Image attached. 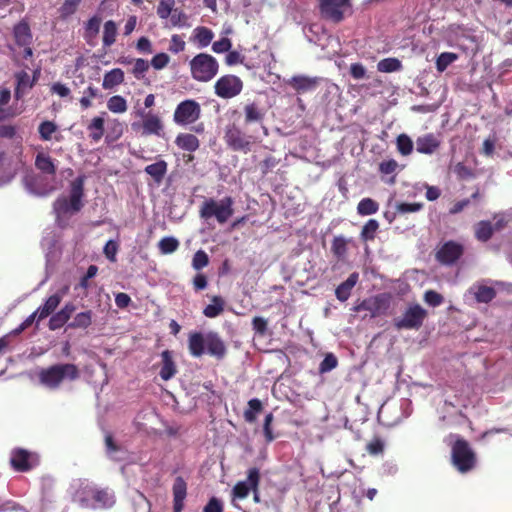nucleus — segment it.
Wrapping results in <instances>:
<instances>
[{
	"label": "nucleus",
	"instance_id": "obj_1",
	"mask_svg": "<svg viewBox=\"0 0 512 512\" xmlns=\"http://www.w3.org/2000/svg\"><path fill=\"white\" fill-rule=\"evenodd\" d=\"M84 176H78L70 183L69 196L61 195L53 202L52 208L55 215V224L60 229L69 226L72 215L81 211L84 206Z\"/></svg>",
	"mask_w": 512,
	"mask_h": 512
},
{
	"label": "nucleus",
	"instance_id": "obj_2",
	"mask_svg": "<svg viewBox=\"0 0 512 512\" xmlns=\"http://www.w3.org/2000/svg\"><path fill=\"white\" fill-rule=\"evenodd\" d=\"M80 377L79 368L72 363H58L38 372V380L41 385L56 390L60 388L64 381H75Z\"/></svg>",
	"mask_w": 512,
	"mask_h": 512
},
{
	"label": "nucleus",
	"instance_id": "obj_3",
	"mask_svg": "<svg viewBox=\"0 0 512 512\" xmlns=\"http://www.w3.org/2000/svg\"><path fill=\"white\" fill-rule=\"evenodd\" d=\"M13 38L14 44L9 47L12 53V60L28 68V65L21 62L22 60H28L33 57V35L26 21H20L14 26Z\"/></svg>",
	"mask_w": 512,
	"mask_h": 512
},
{
	"label": "nucleus",
	"instance_id": "obj_4",
	"mask_svg": "<svg viewBox=\"0 0 512 512\" xmlns=\"http://www.w3.org/2000/svg\"><path fill=\"white\" fill-rule=\"evenodd\" d=\"M451 463L461 474L469 473L476 468L477 455L467 440L458 438L452 444Z\"/></svg>",
	"mask_w": 512,
	"mask_h": 512
},
{
	"label": "nucleus",
	"instance_id": "obj_5",
	"mask_svg": "<svg viewBox=\"0 0 512 512\" xmlns=\"http://www.w3.org/2000/svg\"><path fill=\"white\" fill-rule=\"evenodd\" d=\"M190 73L198 82L211 81L219 71V63L215 57L207 53H199L189 61Z\"/></svg>",
	"mask_w": 512,
	"mask_h": 512
},
{
	"label": "nucleus",
	"instance_id": "obj_6",
	"mask_svg": "<svg viewBox=\"0 0 512 512\" xmlns=\"http://www.w3.org/2000/svg\"><path fill=\"white\" fill-rule=\"evenodd\" d=\"M233 204L234 200L230 196L224 197L220 201L213 198L207 199L200 207V217L203 219L215 217L218 223L224 224L234 213Z\"/></svg>",
	"mask_w": 512,
	"mask_h": 512
},
{
	"label": "nucleus",
	"instance_id": "obj_7",
	"mask_svg": "<svg viewBox=\"0 0 512 512\" xmlns=\"http://www.w3.org/2000/svg\"><path fill=\"white\" fill-rule=\"evenodd\" d=\"M223 138L231 150L245 154L250 152L252 146L257 142L255 136L246 134L235 123L226 126Z\"/></svg>",
	"mask_w": 512,
	"mask_h": 512
},
{
	"label": "nucleus",
	"instance_id": "obj_8",
	"mask_svg": "<svg viewBox=\"0 0 512 512\" xmlns=\"http://www.w3.org/2000/svg\"><path fill=\"white\" fill-rule=\"evenodd\" d=\"M428 312L420 304L410 305L401 317L393 320L397 330H418L422 327Z\"/></svg>",
	"mask_w": 512,
	"mask_h": 512
},
{
	"label": "nucleus",
	"instance_id": "obj_9",
	"mask_svg": "<svg viewBox=\"0 0 512 512\" xmlns=\"http://www.w3.org/2000/svg\"><path fill=\"white\" fill-rule=\"evenodd\" d=\"M81 503L93 509H108L115 504L114 493L108 488H89L85 491Z\"/></svg>",
	"mask_w": 512,
	"mask_h": 512
},
{
	"label": "nucleus",
	"instance_id": "obj_10",
	"mask_svg": "<svg viewBox=\"0 0 512 512\" xmlns=\"http://www.w3.org/2000/svg\"><path fill=\"white\" fill-rule=\"evenodd\" d=\"M200 117V104L194 99H186L176 106L173 121L179 126H186L195 123Z\"/></svg>",
	"mask_w": 512,
	"mask_h": 512
},
{
	"label": "nucleus",
	"instance_id": "obj_11",
	"mask_svg": "<svg viewBox=\"0 0 512 512\" xmlns=\"http://www.w3.org/2000/svg\"><path fill=\"white\" fill-rule=\"evenodd\" d=\"M390 295L383 293L367 299L354 306L355 312L368 311L371 318L385 315L390 307Z\"/></svg>",
	"mask_w": 512,
	"mask_h": 512
},
{
	"label": "nucleus",
	"instance_id": "obj_12",
	"mask_svg": "<svg viewBox=\"0 0 512 512\" xmlns=\"http://www.w3.org/2000/svg\"><path fill=\"white\" fill-rule=\"evenodd\" d=\"M243 89L242 80L232 74L221 76L214 85L215 94L223 99L236 97Z\"/></svg>",
	"mask_w": 512,
	"mask_h": 512
},
{
	"label": "nucleus",
	"instance_id": "obj_13",
	"mask_svg": "<svg viewBox=\"0 0 512 512\" xmlns=\"http://www.w3.org/2000/svg\"><path fill=\"white\" fill-rule=\"evenodd\" d=\"M351 8L350 0H319L322 16L334 23L344 19L345 12Z\"/></svg>",
	"mask_w": 512,
	"mask_h": 512
},
{
	"label": "nucleus",
	"instance_id": "obj_14",
	"mask_svg": "<svg viewBox=\"0 0 512 512\" xmlns=\"http://www.w3.org/2000/svg\"><path fill=\"white\" fill-rule=\"evenodd\" d=\"M464 246L456 241L449 240L442 244L436 251V260L446 266L455 264L463 255Z\"/></svg>",
	"mask_w": 512,
	"mask_h": 512
},
{
	"label": "nucleus",
	"instance_id": "obj_15",
	"mask_svg": "<svg viewBox=\"0 0 512 512\" xmlns=\"http://www.w3.org/2000/svg\"><path fill=\"white\" fill-rule=\"evenodd\" d=\"M260 483V470L257 467L249 468L247 471V479L239 481L233 487L232 493L235 498L245 499L250 491L257 494Z\"/></svg>",
	"mask_w": 512,
	"mask_h": 512
},
{
	"label": "nucleus",
	"instance_id": "obj_16",
	"mask_svg": "<svg viewBox=\"0 0 512 512\" xmlns=\"http://www.w3.org/2000/svg\"><path fill=\"white\" fill-rule=\"evenodd\" d=\"M10 464L17 472H27L37 464V459L29 451L17 448L11 453Z\"/></svg>",
	"mask_w": 512,
	"mask_h": 512
},
{
	"label": "nucleus",
	"instance_id": "obj_17",
	"mask_svg": "<svg viewBox=\"0 0 512 512\" xmlns=\"http://www.w3.org/2000/svg\"><path fill=\"white\" fill-rule=\"evenodd\" d=\"M441 143L440 134L426 133L416 139V151L421 154L432 155L438 151Z\"/></svg>",
	"mask_w": 512,
	"mask_h": 512
},
{
	"label": "nucleus",
	"instance_id": "obj_18",
	"mask_svg": "<svg viewBox=\"0 0 512 512\" xmlns=\"http://www.w3.org/2000/svg\"><path fill=\"white\" fill-rule=\"evenodd\" d=\"M320 82L318 77H310L305 75L293 76L288 85L293 88L298 94H304L316 90Z\"/></svg>",
	"mask_w": 512,
	"mask_h": 512
},
{
	"label": "nucleus",
	"instance_id": "obj_19",
	"mask_svg": "<svg viewBox=\"0 0 512 512\" xmlns=\"http://www.w3.org/2000/svg\"><path fill=\"white\" fill-rule=\"evenodd\" d=\"M205 349L209 355L219 360L223 359L227 352L224 341L216 332H209L206 334Z\"/></svg>",
	"mask_w": 512,
	"mask_h": 512
},
{
	"label": "nucleus",
	"instance_id": "obj_20",
	"mask_svg": "<svg viewBox=\"0 0 512 512\" xmlns=\"http://www.w3.org/2000/svg\"><path fill=\"white\" fill-rule=\"evenodd\" d=\"M76 307L73 303H66L61 310L53 314L49 320V329L54 331L62 328L72 317Z\"/></svg>",
	"mask_w": 512,
	"mask_h": 512
},
{
	"label": "nucleus",
	"instance_id": "obj_21",
	"mask_svg": "<svg viewBox=\"0 0 512 512\" xmlns=\"http://www.w3.org/2000/svg\"><path fill=\"white\" fill-rule=\"evenodd\" d=\"M173 512H182L184 508V500L187 495V484L185 480L178 476L175 478L173 487Z\"/></svg>",
	"mask_w": 512,
	"mask_h": 512
},
{
	"label": "nucleus",
	"instance_id": "obj_22",
	"mask_svg": "<svg viewBox=\"0 0 512 512\" xmlns=\"http://www.w3.org/2000/svg\"><path fill=\"white\" fill-rule=\"evenodd\" d=\"M143 135L161 136L163 131V123L161 118L154 113L148 112L143 115Z\"/></svg>",
	"mask_w": 512,
	"mask_h": 512
},
{
	"label": "nucleus",
	"instance_id": "obj_23",
	"mask_svg": "<svg viewBox=\"0 0 512 512\" xmlns=\"http://www.w3.org/2000/svg\"><path fill=\"white\" fill-rule=\"evenodd\" d=\"M15 79L16 87L14 90V96L17 100H20L35 86V84L34 80H31V76L25 70L15 73Z\"/></svg>",
	"mask_w": 512,
	"mask_h": 512
},
{
	"label": "nucleus",
	"instance_id": "obj_24",
	"mask_svg": "<svg viewBox=\"0 0 512 512\" xmlns=\"http://www.w3.org/2000/svg\"><path fill=\"white\" fill-rule=\"evenodd\" d=\"M359 281V273L353 272L348 278L339 284L335 289V296L340 302H345L351 296L353 288Z\"/></svg>",
	"mask_w": 512,
	"mask_h": 512
},
{
	"label": "nucleus",
	"instance_id": "obj_25",
	"mask_svg": "<svg viewBox=\"0 0 512 512\" xmlns=\"http://www.w3.org/2000/svg\"><path fill=\"white\" fill-rule=\"evenodd\" d=\"M206 335L194 332L189 335L188 348L193 357H201L205 353Z\"/></svg>",
	"mask_w": 512,
	"mask_h": 512
},
{
	"label": "nucleus",
	"instance_id": "obj_26",
	"mask_svg": "<svg viewBox=\"0 0 512 512\" xmlns=\"http://www.w3.org/2000/svg\"><path fill=\"white\" fill-rule=\"evenodd\" d=\"M214 33L211 29L205 26H198L193 30L190 40L197 44L198 48L207 47L213 40Z\"/></svg>",
	"mask_w": 512,
	"mask_h": 512
},
{
	"label": "nucleus",
	"instance_id": "obj_27",
	"mask_svg": "<svg viewBox=\"0 0 512 512\" xmlns=\"http://www.w3.org/2000/svg\"><path fill=\"white\" fill-rule=\"evenodd\" d=\"M35 167L42 173L55 176L57 168L54 160L46 153L39 152L35 157Z\"/></svg>",
	"mask_w": 512,
	"mask_h": 512
},
{
	"label": "nucleus",
	"instance_id": "obj_28",
	"mask_svg": "<svg viewBox=\"0 0 512 512\" xmlns=\"http://www.w3.org/2000/svg\"><path fill=\"white\" fill-rule=\"evenodd\" d=\"M162 366L159 372L161 379L164 381L170 380L177 372L176 365L173 361L171 352L165 350L161 353Z\"/></svg>",
	"mask_w": 512,
	"mask_h": 512
},
{
	"label": "nucleus",
	"instance_id": "obj_29",
	"mask_svg": "<svg viewBox=\"0 0 512 512\" xmlns=\"http://www.w3.org/2000/svg\"><path fill=\"white\" fill-rule=\"evenodd\" d=\"M175 144L184 151L195 152L200 146V141L193 134L180 133L175 139Z\"/></svg>",
	"mask_w": 512,
	"mask_h": 512
},
{
	"label": "nucleus",
	"instance_id": "obj_30",
	"mask_svg": "<svg viewBox=\"0 0 512 512\" xmlns=\"http://www.w3.org/2000/svg\"><path fill=\"white\" fill-rule=\"evenodd\" d=\"M476 301L478 303H489L496 297V290L493 287L486 285H474L471 288Z\"/></svg>",
	"mask_w": 512,
	"mask_h": 512
},
{
	"label": "nucleus",
	"instance_id": "obj_31",
	"mask_svg": "<svg viewBox=\"0 0 512 512\" xmlns=\"http://www.w3.org/2000/svg\"><path fill=\"white\" fill-rule=\"evenodd\" d=\"M62 300V295L55 293L51 296H49L44 305L39 307L37 309V312L39 313L38 321H41L48 317L50 314H52L56 308L59 306L60 302Z\"/></svg>",
	"mask_w": 512,
	"mask_h": 512
},
{
	"label": "nucleus",
	"instance_id": "obj_32",
	"mask_svg": "<svg viewBox=\"0 0 512 512\" xmlns=\"http://www.w3.org/2000/svg\"><path fill=\"white\" fill-rule=\"evenodd\" d=\"M349 242L350 240L346 239L342 235L335 236L333 238L331 243V252L337 260L343 261L346 258Z\"/></svg>",
	"mask_w": 512,
	"mask_h": 512
},
{
	"label": "nucleus",
	"instance_id": "obj_33",
	"mask_svg": "<svg viewBox=\"0 0 512 512\" xmlns=\"http://www.w3.org/2000/svg\"><path fill=\"white\" fill-rule=\"evenodd\" d=\"M124 81V72L120 68H114L105 73L102 86L104 89H112Z\"/></svg>",
	"mask_w": 512,
	"mask_h": 512
},
{
	"label": "nucleus",
	"instance_id": "obj_34",
	"mask_svg": "<svg viewBox=\"0 0 512 512\" xmlns=\"http://www.w3.org/2000/svg\"><path fill=\"white\" fill-rule=\"evenodd\" d=\"M93 312L87 310L77 313L72 321L68 323V328L71 329H87L92 324Z\"/></svg>",
	"mask_w": 512,
	"mask_h": 512
},
{
	"label": "nucleus",
	"instance_id": "obj_35",
	"mask_svg": "<svg viewBox=\"0 0 512 512\" xmlns=\"http://www.w3.org/2000/svg\"><path fill=\"white\" fill-rule=\"evenodd\" d=\"M167 168V162L164 160H159L156 163L146 166L145 172L150 175L156 183H160L167 173Z\"/></svg>",
	"mask_w": 512,
	"mask_h": 512
},
{
	"label": "nucleus",
	"instance_id": "obj_36",
	"mask_svg": "<svg viewBox=\"0 0 512 512\" xmlns=\"http://www.w3.org/2000/svg\"><path fill=\"white\" fill-rule=\"evenodd\" d=\"M245 123L262 122L265 112L256 103H250L244 107Z\"/></svg>",
	"mask_w": 512,
	"mask_h": 512
},
{
	"label": "nucleus",
	"instance_id": "obj_37",
	"mask_svg": "<svg viewBox=\"0 0 512 512\" xmlns=\"http://www.w3.org/2000/svg\"><path fill=\"white\" fill-rule=\"evenodd\" d=\"M90 132L89 137L94 142H99L104 135V119L102 117H94L87 126Z\"/></svg>",
	"mask_w": 512,
	"mask_h": 512
},
{
	"label": "nucleus",
	"instance_id": "obj_38",
	"mask_svg": "<svg viewBox=\"0 0 512 512\" xmlns=\"http://www.w3.org/2000/svg\"><path fill=\"white\" fill-rule=\"evenodd\" d=\"M262 410H263L262 402L257 398H253L248 401V406L244 410L243 417L246 422L254 423L257 419V414L262 412Z\"/></svg>",
	"mask_w": 512,
	"mask_h": 512
},
{
	"label": "nucleus",
	"instance_id": "obj_39",
	"mask_svg": "<svg viewBox=\"0 0 512 512\" xmlns=\"http://www.w3.org/2000/svg\"><path fill=\"white\" fill-rule=\"evenodd\" d=\"M102 19L99 15H94L88 19L84 25V38L86 40H92L96 38L99 33Z\"/></svg>",
	"mask_w": 512,
	"mask_h": 512
},
{
	"label": "nucleus",
	"instance_id": "obj_40",
	"mask_svg": "<svg viewBox=\"0 0 512 512\" xmlns=\"http://www.w3.org/2000/svg\"><path fill=\"white\" fill-rule=\"evenodd\" d=\"M117 31V24L113 20H108L104 23L102 38L104 47H110L115 43Z\"/></svg>",
	"mask_w": 512,
	"mask_h": 512
},
{
	"label": "nucleus",
	"instance_id": "obj_41",
	"mask_svg": "<svg viewBox=\"0 0 512 512\" xmlns=\"http://www.w3.org/2000/svg\"><path fill=\"white\" fill-rule=\"evenodd\" d=\"M494 228L489 221H480L475 225V237L481 242H487L493 235Z\"/></svg>",
	"mask_w": 512,
	"mask_h": 512
},
{
	"label": "nucleus",
	"instance_id": "obj_42",
	"mask_svg": "<svg viewBox=\"0 0 512 512\" xmlns=\"http://www.w3.org/2000/svg\"><path fill=\"white\" fill-rule=\"evenodd\" d=\"M224 311V300L220 296H214L212 298V304L207 305L203 314L208 318H215Z\"/></svg>",
	"mask_w": 512,
	"mask_h": 512
},
{
	"label": "nucleus",
	"instance_id": "obj_43",
	"mask_svg": "<svg viewBox=\"0 0 512 512\" xmlns=\"http://www.w3.org/2000/svg\"><path fill=\"white\" fill-rule=\"evenodd\" d=\"M379 204L372 198H363L357 205L359 215L368 216L377 213Z\"/></svg>",
	"mask_w": 512,
	"mask_h": 512
},
{
	"label": "nucleus",
	"instance_id": "obj_44",
	"mask_svg": "<svg viewBox=\"0 0 512 512\" xmlns=\"http://www.w3.org/2000/svg\"><path fill=\"white\" fill-rule=\"evenodd\" d=\"M57 130V124L50 120H45L41 122L38 126V133L40 139L43 141H50L52 139V135L56 133Z\"/></svg>",
	"mask_w": 512,
	"mask_h": 512
},
{
	"label": "nucleus",
	"instance_id": "obj_45",
	"mask_svg": "<svg viewBox=\"0 0 512 512\" xmlns=\"http://www.w3.org/2000/svg\"><path fill=\"white\" fill-rule=\"evenodd\" d=\"M82 0H64L58 9L61 19H67L75 14L81 4Z\"/></svg>",
	"mask_w": 512,
	"mask_h": 512
},
{
	"label": "nucleus",
	"instance_id": "obj_46",
	"mask_svg": "<svg viewBox=\"0 0 512 512\" xmlns=\"http://www.w3.org/2000/svg\"><path fill=\"white\" fill-rule=\"evenodd\" d=\"M396 146L398 152L402 156H408L413 151V141L407 134H400L396 138Z\"/></svg>",
	"mask_w": 512,
	"mask_h": 512
},
{
	"label": "nucleus",
	"instance_id": "obj_47",
	"mask_svg": "<svg viewBox=\"0 0 512 512\" xmlns=\"http://www.w3.org/2000/svg\"><path fill=\"white\" fill-rule=\"evenodd\" d=\"M379 229V223L375 219H369L363 226L360 238L363 241L374 240L377 230Z\"/></svg>",
	"mask_w": 512,
	"mask_h": 512
},
{
	"label": "nucleus",
	"instance_id": "obj_48",
	"mask_svg": "<svg viewBox=\"0 0 512 512\" xmlns=\"http://www.w3.org/2000/svg\"><path fill=\"white\" fill-rule=\"evenodd\" d=\"M107 108L113 113H124L127 111V102L124 97L115 95L107 101Z\"/></svg>",
	"mask_w": 512,
	"mask_h": 512
},
{
	"label": "nucleus",
	"instance_id": "obj_49",
	"mask_svg": "<svg viewBox=\"0 0 512 512\" xmlns=\"http://www.w3.org/2000/svg\"><path fill=\"white\" fill-rule=\"evenodd\" d=\"M458 59V55L452 52H443L436 59V69L444 72L449 65Z\"/></svg>",
	"mask_w": 512,
	"mask_h": 512
},
{
	"label": "nucleus",
	"instance_id": "obj_50",
	"mask_svg": "<svg viewBox=\"0 0 512 512\" xmlns=\"http://www.w3.org/2000/svg\"><path fill=\"white\" fill-rule=\"evenodd\" d=\"M179 247V241L175 237H164L158 242V248L162 254H171Z\"/></svg>",
	"mask_w": 512,
	"mask_h": 512
},
{
	"label": "nucleus",
	"instance_id": "obj_51",
	"mask_svg": "<svg viewBox=\"0 0 512 512\" xmlns=\"http://www.w3.org/2000/svg\"><path fill=\"white\" fill-rule=\"evenodd\" d=\"M402 67L397 58H386L379 61L377 68L380 72L391 73L400 70Z\"/></svg>",
	"mask_w": 512,
	"mask_h": 512
},
{
	"label": "nucleus",
	"instance_id": "obj_52",
	"mask_svg": "<svg viewBox=\"0 0 512 512\" xmlns=\"http://www.w3.org/2000/svg\"><path fill=\"white\" fill-rule=\"evenodd\" d=\"M175 6V0H160L156 13L160 19H168Z\"/></svg>",
	"mask_w": 512,
	"mask_h": 512
},
{
	"label": "nucleus",
	"instance_id": "obj_53",
	"mask_svg": "<svg viewBox=\"0 0 512 512\" xmlns=\"http://www.w3.org/2000/svg\"><path fill=\"white\" fill-rule=\"evenodd\" d=\"M385 443L380 437H374L366 445V451L373 456L382 454L384 452Z\"/></svg>",
	"mask_w": 512,
	"mask_h": 512
},
{
	"label": "nucleus",
	"instance_id": "obj_54",
	"mask_svg": "<svg viewBox=\"0 0 512 512\" xmlns=\"http://www.w3.org/2000/svg\"><path fill=\"white\" fill-rule=\"evenodd\" d=\"M338 365V360L336 356L332 353H328L325 355L324 359L321 361L319 365V372L321 374L327 373Z\"/></svg>",
	"mask_w": 512,
	"mask_h": 512
},
{
	"label": "nucleus",
	"instance_id": "obj_55",
	"mask_svg": "<svg viewBox=\"0 0 512 512\" xmlns=\"http://www.w3.org/2000/svg\"><path fill=\"white\" fill-rule=\"evenodd\" d=\"M209 264V257L203 250H198L192 259V266L195 270H201Z\"/></svg>",
	"mask_w": 512,
	"mask_h": 512
},
{
	"label": "nucleus",
	"instance_id": "obj_56",
	"mask_svg": "<svg viewBox=\"0 0 512 512\" xmlns=\"http://www.w3.org/2000/svg\"><path fill=\"white\" fill-rule=\"evenodd\" d=\"M424 300L428 305L437 307L444 302V297L434 290H427L424 294Z\"/></svg>",
	"mask_w": 512,
	"mask_h": 512
},
{
	"label": "nucleus",
	"instance_id": "obj_57",
	"mask_svg": "<svg viewBox=\"0 0 512 512\" xmlns=\"http://www.w3.org/2000/svg\"><path fill=\"white\" fill-rule=\"evenodd\" d=\"M148 69H149L148 61L144 60L142 58H138L135 60L134 67L132 69V73L137 79H141L142 77H144V74L148 71Z\"/></svg>",
	"mask_w": 512,
	"mask_h": 512
},
{
	"label": "nucleus",
	"instance_id": "obj_58",
	"mask_svg": "<svg viewBox=\"0 0 512 512\" xmlns=\"http://www.w3.org/2000/svg\"><path fill=\"white\" fill-rule=\"evenodd\" d=\"M231 47L232 41L227 37H223L220 40L213 42L212 44V50L217 54L228 52Z\"/></svg>",
	"mask_w": 512,
	"mask_h": 512
},
{
	"label": "nucleus",
	"instance_id": "obj_59",
	"mask_svg": "<svg viewBox=\"0 0 512 512\" xmlns=\"http://www.w3.org/2000/svg\"><path fill=\"white\" fill-rule=\"evenodd\" d=\"M185 41L181 38V36L174 34L171 37L170 45H169V51L178 54L185 49Z\"/></svg>",
	"mask_w": 512,
	"mask_h": 512
},
{
	"label": "nucleus",
	"instance_id": "obj_60",
	"mask_svg": "<svg viewBox=\"0 0 512 512\" xmlns=\"http://www.w3.org/2000/svg\"><path fill=\"white\" fill-rule=\"evenodd\" d=\"M252 327L257 334L264 336L268 329V322L265 318L256 316L252 320Z\"/></svg>",
	"mask_w": 512,
	"mask_h": 512
},
{
	"label": "nucleus",
	"instance_id": "obj_61",
	"mask_svg": "<svg viewBox=\"0 0 512 512\" xmlns=\"http://www.w3.org/2000/svg\"><path fill=\"white\" fill-rule=\"evenodd\" d=\"M244 60H245V56L236 50H233V51L229 50L225 57V63L228 66L243 64Z\"/></svg>",
	"mask_w": 512,
	"mask_h": 512
},
{
	"label": "nucleus",
	"instance_id": "obj_62",
	"mask_svg": "<svg viewBox=\"0 0 512 512\" xmlns=\"http://www.w3.org/2000/svg\"><path fill=\"white\" fill-rule=\"evenodd\" d=\"M169 18H170L171 25L174 27L183 26V25H185V23L187 21L186 14L183 11L175 9V8L173 9V12H172V14H170Z\"/></svg>",
	"mask_w": 512,
	"mask_h": 512
},
{
	"label": "nucleus",
	"instance_id": "obj_63",
	"mask_svg": "<svg viewBox=\"0 0 512 512\" xmlns=\"http://www.w3.org/2000/svg\"><path fill=\"white\" fill-rule=\"evenodd\" d=\"M105 446L107 454L112 458H115V454L120 451V446L114 441L110 433L105 435Z\"/></svg>",
	"mask_w": 512,
	"mask_h": 512
},
{
	"label": "nucleus",
	"instance_id": "obj_64",
	"mask_svg": "<svg viewBox=\"0 0 512 512\" xmlns=\"http://www.w3.org/2000/svg\"><path fill=\"white\" fill-rule=\"evenodd\" d=\"M223 510V502L217 497L210 498L203 508V512H223Z\"/></svg>",
	"mask_w": 512,
	"mask_h": 512
}]
</instances>
